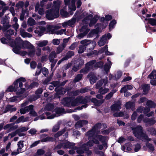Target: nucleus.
I'll list each match as a JSON object with an SVG mask.
<instances>
[{
  "label": "nucleus",
  "mask_w": 156,
  "mask_h": 156,
  "mask_svg": "<svg viewBox=\"0 0 156 156\" xmlns=\"http://www.w3.org/2000/svg\"><path fill=\"white\" fill-rule=\"evenodd\" d=\"M53 9L48 10L46 12V17L49 20H52L58 17L59 15V8L61 2L58 1L53 2Z\"/></svg>",
  "instance_id": "obj_1"
},
{
  "label": "nucleus",
  "mask_w": 156,
  "mask_h": 156,
  "mask_svg": "<svg viewBox=\"0 0 156 156\" xmlns=\"http://www.w3.org/2000/svg\"><path fill=\"white\" fill-rule=\"evenodd\" d=\"M101 126V123L96 124L92 128V129L88 131L86 134V136L89 139H92V140H90L93 142V144L94 143L98 144L99 141L97 139L96 136L98 135V129H100Z\"/></svg>",
  "instance_id": "obj_2"
},
{
  "label": "nucleus",
  "mask_w": 156,
  "mask_h": 156,
  "mask_svg": "<svg viewBox=\"0 0 156 156\" xmlns=\"http://www.w3.org/2000/svg\"><path fill=\"white\" fill-rule=\"evenodd\" d=\"M142 127L140 126H138L135 128H132L133 134L137 138L142 140L150 141L151 138H149L147 135L143 132Z\"/></svg>",
  "instance_id": "obj_3"
},
{
  "label": "nucleus",
  "mask_w": 156,
  "mask_h": 156,
  "mask_svg": "<svg viewBox=\"0 0 156 156\" xmlns=\"http://www.w3.org/2000/svg\"><path fill=\"white\" fill-rule=\"evenodd\" d=\"M26 81V79L24 78L21 77L16 80L13 83V85L15 87H17L18 91H17L16 94L18 96H22V94L25 91L24 88H22L23 84L22 82Z\"/></svg>",
  "instance_id": "obj_4"
},
{
  "label": "nucleus",
  "mask_w": 156,
  "mask_h": 156,
  "mask_svg": "<svg viewBox=\"0 0 156 156\" xmlns=\"http://www.w3.org/2000/svg\"><path fill=\"white\" fill-rule=\"evenodd\" d=\"M93 142L91 141H89L87 142L86 144H84L77 150L76 151L78 154H82L86 153L87 154H90L92 152L89 150V147L93 146Z\"/></svg>",
  "instance_id": "obj_5"
},
{
  "label": "nucleus",
  "mask_w": 156,
  "mask_h": 156,
  "mask_svg": "<svg viewBox=\"0 0 156 156\" xmlns=\"http://www.w3.org/2000/svg\"><path fill=\"white\" fill-rule=\"evenodd\" d=\"M65 5H69V8L70 10V14L72 15L73 12H72L75 10L76 9V7L75 5L76 0H64Z\"/></svg>",
  "instance_id": "obj_6"
},
{
  "label": "nucleus",
  "mask_w": 156,
  "mask_h": 156,
  "mask_svg": "<svg viewBox=\"0 0 156 156\" xmlns=\"http://www.w3.org/2000/svg\"><path fill=\"white\" fill-rule=\"evenodd\" d=\"M112 37L109 33L105 34L102 36L100 40L98 42V45L100 47L104 45L105 44L108 43V40Z\"/></svg>",
  "instance_id": "obj_7"
},
{
  "label": "nucleus",
  "mask_w": 156,
  "mask_h": 156,
  "mask_svg": "<svg viewBox=\"0 0 156 156\" xmlns=\"http://www.w3.org/2000/svg\"><path fill=\"white\" fill-rule=\"evenodd\" d=\"M96 61L93 60L88 62L86 65L85 67L81 69L80 71L81 74H86L93 66V65L95 62Z\"/></svg>",
  "instance_id": "obj_8"
},
{
  "label": "nucleus",
  "mask_w": 156,
  "mask_h": 156,
  "mask_svg": "<svg viewBox=\"0 0 156 156\" xmlns=\"http://www.w3.org/2000/svg\"><path fill=\"white\" fill-rule=\"evenodd\" d=\"M28 104V101H26L22 104L21 107L22 108L20 110V113L21 114H24L28 112L31 110L33 109L34 106L32 105L26 107L24 108H23V107L27 105Z\"/></svg>",
  "instance_id": "obj_9"
},
{
  "label": "nucleus",
  "mask_w": 156,
  "mask_h": 156,
  "mask_svg": "<svg viewBox=\"0 0 156 156\" xmlns=\"http://www.w3.org/2000/svg\"><path fill=\"white\" fill-rule=\"evenodd\" d=\"M52 0H42V1L41 2V8H40L39 3H37L35 6V11L36 12L38 11V13L40 15H42L44 14V11L43 7L44 5V3L48 1H51Z\"/></svg>",
  "instance_id": "obj_10"
},
{
  "label": "nucleus",
  "mask_w": 156,
  "mask_h": 156,
  "mask_svg": "<svg viewBox=\"0 0 156 156\" xmlns=\"http://www.w3.org/2000/svg\"><path fill=\"white\" fill-rule=\"evenodd\" d=\"M21 42L20 41H15L13 44H11L12 47H14L12 49L13 51L16 54H19L20 52Z\"/></svg>",
  "instance_id": "obj_11"
},
{
  "label": "nucleus",
  "mask_w": 156,
  "mask_h": 156,
  "mask_svg": "<svg viewBox=\"0 0 156 156\" xmlns=\"http://www.w3.org/2000/svg\"><path fill=\"white\" fill-rule=\"evenodd\" d=\"M96 137H97V140H98L103 143V145L105 147L107 148V141L108 138L107 136L98 135L96 136Z\"/></svg>",
  "instance_id": "obj_12"
},
{
  "label": "nucleus",
  "mask_w": 156,
  "mask_h": 156,
  "mask_svg": "<svg viewBox=\"0 0 156 156\" xmlns=\"http://www.w3.org/2000/svg\"><path fill=\"white\" fill-rule=\"evenodd\" d=\"M75 145L73 143H71L68 141H65L62 144H60L59 145L57 146V147L60 148L61 147L63 148H71Z\"/></svg>",
  "instance_id": "obj_13"
},
{
  "label": "nucleus",
  "mask_w": 156,
  "mask_h": 156,
  "mask_svg": "<svg viewBox=\"0 0 156 156\" xmlns=\"http://www.w3.org/2000/svg\"><path fill=\"white\" fill-rule=\"evenodd\" d=\"M108 83V78L106 77L105 78L102 79L99 81L96 84V87L98 89L100 87L103 85L105 87Z\"/></svg>",
  "instance_id": "obj_14"
},
{
  "label": "nucleus",
  "mask_w": 156,
  "mask_h": 156,
  "mask_svg": "<svg viewBox=\"0 0 156 156\" xmlns=\"http://www.w3.org/2000/svg\"><path fill=\"white\" fill-rule=\"evenodd\" d=\"M70 102L69 106H75L79 105L81 103H83L82 98L80 97H79L73 100H72L71 99Z\"/></svg>",
  "instance_id": "obj_15"
},
{
  "label": "nucleus",
  "mask_w": 156,
  "mask_h": 156,
  "mask_svg": "<svg viewBox=\"0 0 156 156\" xmlns=\"http://www.w3.org/2000/svg\"><path fill=\"white\" fill-rule=\"evenodd\" d=\"M46 28L44 27L40 26L36 28L34 31L35 33L37 34V35L41 36L43 35L45 32Z\"/></svg>",
  "instance_id": "obj_16"
},
{
  "label": "nucleus",
  "mask_w": 156,
  "mask_h": 156,
  "mask_svg": "<svg viewBox=\"0 0 156 156\" xmlns=\"http://www.w3.org/2000/svg\"><path fill=\"white\" fill-rule=\"evenodd\" d=\"M80 43L82 44V46H84L85 47L88 45H89L90 47L91 46L92 47V49L94 48L95 45V43L94 42H90V41L87 40L82 41L80 42Z\"/></svg>",
  "instance_id": "obj_17"
},
{
  "label": "nucleus",
  "mask_w": 156,
  "mask_h": 156,
  "mask_svg": "<svg viewBox=\"0 0 156 156\" xmlns=\"http://www.w3.org/2000/svg\"><path fill=\"white\" fill-rule=\"evenodd\" d=\"M52 27L51 26H48L47 27V31L49 32V33L51 34H53L55 33L57 35H61L64 32L66 31V29H62L60 30L56 31L54 32V31L51 30L50 29H51Z\"/></svg>",
  "instance_id": "obj_18"
},
{
  "label": "nucleus",
  "mask_w": 156,
  "mask_h": 156,
  "mask_svg": "<svg viewBox=\"0 0 156 156\" xmlns=\"http://www.w3.org/2000/svg\"><path fill=\"white\" fill-rule=\"evenodd\" d=\"M120 105L121 102L119 101H118L111 106V109L113 111H117L121 108Z\"/></svg>",
  "instance_id": "obj_19"
},
{
  "label": "nucleus",
  "mask_w": 156,
  "mask_h": 156,
  "mask_svg": "<svg viewBox=\"0 0 156 156\" xmlns=\"http://www.w3.org/2000/svg\"><path fill=\"white\" fill-rule=\"evenodd\" d=\"M112 19V16L110 15H106L105 18L102 17L101 19V21L104 22L105 23V25L104 27H102L101 28L102 29L105 28L108 25V22L107 21L111 20Z\"/></svg>",
  "instance_id": "obj_20"
},
{
  "label": "nucleus",
  "mask_w": 156,
  "mask_h": 156,
  "mask_svg": "<svg viewBox=\"0 0 156 156\" xmlns=\"http://www.w3.org/2000/svg\"><path fill=\"white\" fill-rule=\"evenodd\" d=\"M77 66H74L73 67V70L74 71H77L79 69L80 67L83 64V61L82 59H79L77 60L76 62Z\"/></svg>",
  "instance_id": "obj_21"
},
{
  "label": "nucleus",
  "mask_w": 156,
  "mask_h": 156,
  "mask_svg": "<svg viewBox=\"0 0 156 156\" xmlns=\"http://www.w3.org/2000/svg\"><path fill=\"white\" fill-rule=\"evenodd\" d=\"M42 91L43 90L41 88H39L35 92L36 95L33 96L31 98V101H33L37 99L38 98H39V95H38V94L42 93Z\"/></svg>",
  "instance_id": "obj_22"
},
{
  "label": "nucleus",
  "mask_w": 156,
  "mask_h": 156,
  "mask_svg": "<svg viewBox=\"0 0 156 156\" xmlns=\"http://www.w3.org/2000/svg\"><path fill=\"white\" fill-rule=\"evenodd\" d=\"M108 48L107 45L105 46L98 51V53L100 54L103 52H105V54L108 55H113L112 53L108 51Z\"/></svg>",
  "instance_id": "obj_23"
},
{
  "label": "nucleus",
  "mask_w": 156,
  "mask_h": 156,
  "mask_svg": "<svg viewBox=\"0 0 156 156\" xmlns=\"http://www.w3.org/2000/svg\"><path fill=\"white\" fill-rule=\"evenodd\" d=\"M22 48L24 49L28 48L32 49L34 48V46L30 42L27 41H25L23 42L22 45Z\"/></svg>",
  "instance_id": "obj_24"
},
{
  "label": "nucleus",
  "mask_w": 156,
  "mask_h": 156,
  "mask_svg": "<svg viewBox=\"0 0 156 156\" xmlns=\"http://www.w3.org/2000/svg\"><path fill=\"white\" fill-rule=\"evenodd\" d=\"M45 136V135L42 134L41 135V141L42 142H46L53 141L55 140V139L52 137L48 136L45 138H43Z\"/></svg>",
  "instance_id": "obj_25"
},
{
  "label": "nucleus",
  "mask_w": 156,
  "mask_h": 156,
  "mask_svg": "<svg viewBox=\"0 0 156 156\" xmlns=\"http://www.w3.org/2000/svg\"><path fill=\"white\" fill-rule=\"evenodd\" d=\"M29 119V117H28L24 118L23 116H22L18 118L15 122V123H18L21 122H23L27 121Z\"/></svg>",
  "instance_id": "obj_26"
},
{
  "label": "nucleus",
  "mask_w": 156,
  "mask_h": 156,
  "mask_svg": "<svg viewBox=\"0 0 156 156\" xmlns=\"http://www.w3.org/2000/svg\"><path fill=\"white\" fill-rule=\"evenodd\" d=\"M48 41L47 40L40 41L36 42L37 45L39 47H42L47 45Z\"/></svg>",
  "instance_id": "obj_27"
},
{
  "label": "nucleus",
  "mask_w": 156,
  "mask_h": 156,
  "mask_svg": "<svg viewBox=\"0 0 156 156\" xmlns=\"http://www.w3.org/2000/svg\"><path fill=\"white\" fill-rule=\"evenodd\" d=\"M91 101L94 103L95 105L99 106L104 102L105 100L101 99L100 100H98L94 98L92 99Z\"/></svg>",
  "instance_id": "obj_28"
},
{
  "label": "nucleus",
  "mask_w": 156,
  "mask_h": 156,
  "mask_svg": "<svg viewBox=\"0 0 156 156\" xmlns=\"http://www.w3.org/2000/svg\"><path fill=\"white\" fill-rule=\"evenodd\" d=\"M87 123L88 122L85 120L79 121L75 124V126L76 128H80Z\"/></svg>",
  "instance_id": "obj_29"
},
{
  "label": "nucleus",
  "mask_w": 156,
  "mask_h": 156,
  "mask_svg": "<svg viewBox=\"0 0 156 156\" xmlns=\"http://www.w3.org/2000/svg\"><path fill=\"white\" fill-rule=\"evenodd\" d=\"M109 90L108 88H106L105 87H101L98 90V92L99 93L102 94H105Z\"/></svg>",
  "instance_id": "obj_30"
},
{
  "label": "nucleus",
  "mask_w": 156,
  "mask_h": 156,
  "mask_svg": "<svg viewBox=\"0 0 156 156\" xmlns=\"http://www.w3.org/2000/svg\"><path fill=\"white\" fill-rule=\"evenodd\" d=\"M20 34L23 37H32V35L31 34L25 32L23 29L20 30Z\"/></svg>",
  "instance_id": "obj_31"
},
{
  "label": "nucleus",
  "mask_w": 156,
  "mask_h": 156,
  "mask_svg": "<svg viewBox=\"0 0 156 156\" xmlns=\"http://www.w3.org/2000/svg\"><path fill=\"white\" fill-rule=\"evenodd\" d=\"M71 101V98H64L61 101L62 103L66 106H69Z\"/></svg>",
  "instance_id": "obj_32"
},
{
  "label": "nucleus",
  "mask_w": 156,
  "mask_h": 156,
  "mask_svg": "<svg viewBox=\"0 0 156 156\" xmlns=\"http://www.w3.org/2000/svg\"><path fill=\"white\" fill-rule=\"evenodd\" d=\"M133 87L132 85H126L122 87L120 90V92L121 93H123L124 91H127L128 90H130L133 89Z\"/></svg>",
  "instance_id": "obj_33"
},
{
  "label": "nucleus",
  "mask_w": 156,
  "mask_h": 156,
  "mask_svg": "<svg viewBox=\"0 0 156 156\" xmlns=\"http://www.w3.org/2000/svg\"><path fill=\"white\" fill-rule=\"evenodd\" d=\"M135 104L133 102H129L126 104V108L127 109L131 108L132 111L135 109L134 108Z\"/></svg>",
  "instance_id": "obj_34"
},
{
  "label": "nucleus",
  "mask_w": 156,
  "mask_h": 156,
  "mask_svg": "<svg viewBox=\"0 0 156 156\" xmlns=\"http://www.w3.org/2000/svg\"><path fill=\"white\" fill-rule=\"evenodd\" d=\"M147 21L148 23L150 24L151 25L153 26L156 25V19L154 18H146L145 21Z\"/></svg>",
  "instance_id": "obj_35"
},
{
  "label": "nucleus",
  "mask_w": 156,
  "mask_h": 156,
  "mask_svg": "<svg viewBox=\"0 0 156 156\" xmlns=\"http://www.w3.org/2000/svg\"><path fill=\"white\" fill-rule=\"evenodd\" d=\"M56 54L55 51H52L51 52L49 57V59L50 61L51 62H53L54 61H55L54 60V58L55 57Z\"/></svg>",
  "instance_id": "obj_36"
},
{
  "label": "nucleus",
  "mask_w": 156,
  "mask_h": 156,
  "mask_svg": "<svg viewBox=\"0 0 156 156\" xmlns=\"http://www.w3.org/2000/svg\"><path fill=\"white\" fill-rule=\"evenodd\" d=\"M55 112L56 114L55 115L56 117L58 116L59 114L63 113L64 112V109L60 108H56L55 110Z\"/></svg>",
  "instance_id": "obj_37"
},
{
  "label": "nucleus",
  "mask_w": 156,
  "mask_h": 156,
  "mask_svg": "<svg viewBox=\"0 0 156 156\" xmlns=\"http://www.w3.org/2000/svg\"><path fill=\"white\" fill-rule=\"evenodd\" d=\"M143 94H147L149 90V85L145 84L143 85Z\"/></svg>",
  "instance_id": "obj_38"
},
{
  "label": "nucleus",
  "mask_w": 156,
  "mask_h": 156,
  "mask_svg": "<svg viewBox=\"0 0 156 156\" xmlns=\"http://www.w3.org/2000/svg\"><path fill=\"white\" fill-rule=\"evenodd\" d=\"M112 62L110 61H108L105 66L104 69L105 71L106 72H108L110 69L112 65Z\"/></svg>",
  "instance_id": "obj_39"
},
{
  "label": "nucleus",
  "mask_w": 156,
  "mask_h": 156,
  "mask_svg": "<svg viewBox=\"0 0 156 156\" xmlns=\"http://www.w3.org/2000/svg\"><path fill=\"white\" fill-rule=\"evenodd\" d=\"M98 19L99 17L98 16H94V18L90 20L89 26H91L97 22V20Z\"/></svg>",
  "instance_id": "obj_40"
},
{
  "label": "nucleus",
  "mask_w": 156,
  "mask_h": 156,
  "mask_svg": "<svg viewBox=\"0 0 156 156\" xmlns=\"http://www.w3.org/2000/svg\"><path fill=\"white\" fill-rule=\"evenodd\" d=\"M18 91L17 87H15L14 85L13 84V86H11L9 87L7 90L6 91L7 92H12L13 91Z\"/></svg>",
  "instance_id": "obj_41"
},
{
  "label": "nucleus",
  "mask_w": 156,
  "mask_h": 156,
  "mask_svg": "<svg viewBox=\"0 0 156 156\" xmlns=\"http://www.w3.org/2000/svg\"><path fill=\"white\" fill-rule=\"evenodd\" d=\"M24 141H20L18 142L17 145L18 148L17 150L19 152H21V149L23 147L24 144L23 142Z\"/></svg>",
  "instance_id": "obj_42"
},
{
  "label": "nucleus",
  "mask_w": 156,
  "mask_h": 156,
  "mask_svg": "<svg viewBox=\"0 0 156 156\" xmlns=\"http://www.w3.org/2000/svg\"><path fill=\"white\" fill-rule=\"evenodd\" d=\"M147 105L150 108H154L156 106V104L151 101H147Z\"/></svg>",
  "instance_id": "obj_43"
},
{
  "label": "nucleus",
  "mask_w": 156,
  "mask_h": 156,
  "mask_svg": "<svg viewBox=\"0 0 156 156\" xmlns=\"http://www.w3.org/2000/svg\"><path fill=\"white\" fill-rule=\"evenodd\" d=\"M148 78L151 79H156V71L153 70L148 76Z\"/></svg>",
  "instance_id": "obj_44"
},
{
  "label": "nucleus",
  "mask_w": 156,
  "mask_h": 156,
  "mask_svg": "<svg viewBox=\"0 0 156 156\" xmlns=\"http://www.w3.org/2000/svg\"><path fill=\"white\" fill-rule=\"evenodd\" d=\"M45 114L48 119H52L56 117L55 115L52 114L51 112H46Z\"/></svg>",
  "instance_id": "obj_45"
},
{
  "label": "nucleus",
  "mask_w": 156,
  "mask_h": 156,
  "mask_svg": "<svg viewBox=\"0 0 156 156\" xmlns=\"http://www.w3.org/2000/svg\"><path fill=\"white\" fill-rule=\"evenodd\" d=\"M76 20L75 18H73L71 20L67 21V22L68 24V26H72L73 25H74L76 22Z\"/></svg>",
  "instance_id": "obj_46"
},
{
  "label": "nucleus",
  "mask_w": 156,
  "mask_h": 156,
  "mask_svg": "<svg viewBox=\"0 0 156 156\" xmlns=\"http://www.w3.org/2000/svg\"><path fill=\"white\" fill-rule=\"evenodd\" d=\"M97 80V78L96 76L93 75L90 77V82L91 84H93L96 82Z\"/></svg>",
  "instance_id": "obj_47"
},
{
  "label": "nucleus",
  "mask_w": 156,
  "mask_h": 156,
  "mask_svg": "<svg viewBox=\"0 0 156 156\" xmlns=\"http://www.w3.org/2000/svg\"><path fill=\"white\" fill-rule=\"evenodd\" d=\"M101 28L99 27L96 29H94L91 32V33L93 35L97 34L100 31Z\"/></svg>",
  "instance_id": "obj_48"
},
{
  "label": "nucleus",
  "mask_w": 156,
  "mask_h": 156,
  "mask_svg": "<svg viewBox=\"0 0 156 156\" xmlns=\"http://www.w3.org/2000/svg\"><path fill=\"white\" fill-rule=\"evenodd\" d=\"M144 121L146 122H149L150 125H153L156 122V120L154 119H148L147 120L144 119Z\"/></svg>",
  "instance_id": "obj_49"
},
{
  "label": "nucleus",
  "mask_w": 156,
  "mask_h": 156,
  "mask_svg": "<svg viewBox=\"0 0 156 156\" xmlns=\"http://www.w3.org/2000/svg\"><path fill=\"white\" fill-rule=\"evenodd\" d=\"M29 129L28 126L25 127L22 126L19 128L17 130L18 132L20 131L21 132H24L27 131Z\"/></svg>",
  "instance_id": "obj_50"
},
{
  "label": "nucleus",
  "mask_w": 156,
  "mask_h": 156,
  "mask_svg": "<svg viewBox=\"0 0 156 156\" xmlns=\"http://www.w3.org/2000/svg\"><path fill=\"white\" fill-rule=\"evenodd\" d=\"M116 23V21L112 20L110 23L109 25V30H111L114 27V25Z\"/></svg>",
  "instance_id": "obj_51"
},
{
  "label": "nucleus",
  "mask_w": 156,
  "mask_h": 156,
  "mask_svg": "<svg viewBox=\"0 0 156 156\" xmlns=\"http://www.w3.org/2000/svg\"><path fill=\"white\" fill-rule=\"evenodd\" d=\"M87 30V33L89 31V29L88 28L87 26H84L82 27L80 29V32H83L85 33L86 30Z\"/></svg>",
  "instance_id": "obj_52"
},
{
  "label": "nucleus",
  "mask_w": 156,
  "mask_h": 156,
  "mask_svg": "<svg viewBox=\"0 0 156 156\" xmlns=\"http://www.w3.org/2000/svg\"><path fill=\"white\" fill-rule=\"evenodd\" d=\"M85 31V33L81 32L80 34H79L77 35V37L79 39L83 38L87 33V30H86Z\"/></svg>",
  "instance_id": "obj_53"
},
{
  "label": "nucleus",
  "mask_w": 156,
  "mask_h": 156,
  "mask_svg": "<svg viewBox=\"0 0 156 156\" xmlns=\"http://www.w3.org/2000/svg\"><path fill=\"white\" fill-rule=\"evenodd\" d=\"M60 124L58 123L56 124L55 125L53 128L52 131L53 132H56L57 131L59 128Z\"/></svg>",
  "instance_id": "obj_54"
},
{
  "label": "nucleus",
  "mask_w": 156,
  "mask_h": 156,
  "mask_svg": "<svg viewBox=\"0 0 156 156\" xmlns=\"http://www.w3.org/2000/svg\"><path fill=\"white\" fill-rule=\"evenodd\" d=\"M27 23L28 25L32 26L35 24V21L32 18H30L28 20Z\"/></svg>",
  "instance_id": "obj_55"
},
{
  "label": "nucleus",
  "mask_w": 156,
  "mask_h": 156,
  "mask_svg": "<svg viewBox=\"0 0 156 156\" xmlns=\"http://www.w3.org/2000/svg\"><path fill=\"white\" fill-rule=\"evenodd\" d=\"M82 77V75L81 74H79L75 78L74 82H78L81 80Z\"/></svg>",
  "instance_id": "obj_56"
},
{
  "label": "nucleus",
  "mask_w": 156,
  "mask_h": 156,
  "mask_svg": "<svg viewBox=\"0 0 156 156\" xmlns=\"http://www.w3.org/2000/svg\"><path fill=\"white\" fill-rule=\"evenodd\" d=\"M86 48L84 46H80L79 47V49L78 51V52L79 53H83L85 50Z\"/></svg>",
  "instance_id": "obj_57"
},
{
  "label": "nucleus",
  "mask_w": 156,
  "mask_h": 156,
  "mask_svg": "<svg viewBox=\"0 0 156 156\" xmlns=\"http://www.w3.org/2000/svg\"><path fill=\"white\" fill-rule=\"evenodd\" d=\"M65 47V45L64 44L58 47L57 49V53L58 54L61 52Z\"/></svg>",
  "instance_id": "obj_58"
},
{
  "label": "nucleus",
  "mask_w": 156,
  "mask_h": 156,
  "mask_svg": "<svg viewBox=\"0 0 156 156\" xmlns=\"http://www.w3.org/2000/svg\"><path fill=\"white\" fill-rule=\"evenodd\" d=\"M60 39H54L52 40V43L54 45H58L60 43Z\"/></svg>",
  "instance_id": "obj_59"
},
{
  "label": "nucleus",
  "mask_w": 156,
  "mask_h": 156,
  "mask_svg": "<svg viewBox=\"0 0 156 156\" xmlns=\"http://www.w3.org/2000/svg\"><path fill=\"white\" fill-rule=\"evenodd\" d=\"M30 51L29 53V55L31 57H33L34 56L35 54V50L34 49V47L30 49Z\"/></svg>",
  "instance_id": "obj_60"
},
{
  "label": "nucleus",
  "mask_w": 156,
  "mask_h": 156,
  "mask_svg": "<svg viewBox=\"0 0 156 156\" xmlns=\"http://www.w3.org/2000/svg\"><path fill=\"white\" fill-rule=\"evenodd\" d=\"M11 126H12V123L9 124L5 126L3 128L4 129H8L9 131H11Z\"/></svg>",
  "instance_id": "obj_61"
},
{
  "label": "nucleus",
  "mask_w": 156,
  "mask_h": 156,
  "mask_svg": "<svg viewBox=\"0 0 156 156\" xmlns=\"http://www.w3.org/2000/svg\"><path fill=\"white\" fill-rule=\"evenodd\" d=\"M42 72L44 76H46L48 74V70L45 68H43L41 69Z\"/></svg>",
  "instance_id": "obj_62"
},
{
  "label": "nucleus",
  "mask_w": 156,
  "mask_h": 156,
  "mask_svg": "<svg viewBox=\"0 0 156 156\" xmlns=\"http://www.w3.org/2000/svg\"><path fill=\"white\" fill-rule=\"evenodd\" d=\"M60 14L62 16L65 17L67 16L68 15L67 12L63 9L61 10Z\"/></svg>",
  "instance_id": "obj_63"
},
{
  "label": "nucleus",
  "mask_w": 156,
  "mask_h": 156,
  "mask_svg": "<svg viewBox=\"0 0 156 156\" xmlns=\"http://www.w3.org/2000/svg\"><path fill=\"white\" fill-rule=\"evenodd\" d=\"M53 108V105L51 104H48L45 107V109L48 110H51Z\"/></svg>",
  "instance_id": "obj_64"
}]
</instances>
